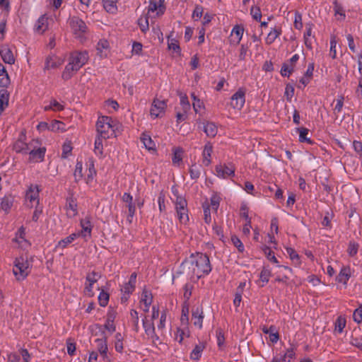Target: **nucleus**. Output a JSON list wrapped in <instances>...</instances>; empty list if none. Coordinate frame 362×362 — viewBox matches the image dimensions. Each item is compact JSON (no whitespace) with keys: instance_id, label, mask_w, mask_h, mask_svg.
Returning <instances> with one entry per match:
<instances>
[{"instance_id":"15","label":"nucleus","mask_w":362,"mask_h":362,"mask_svg":"<svg viewBox=\"0 0 362 362\" xmlns=\"http://www.w3.org/2000/svg\"><path fill=\"white\" fill-rule=\"evenodd\" d=\"M244 33V28L242 25H236L231 30L229 42L233 45H237L241 41Z\"/></svg>"},{"instance_id":"1","label":"nucleus","mask_w":362,"mask_h":362,"mask_svg":"<svg viewBox=\"0 0 362 362\" xmlns=\"http://www.w3.org/2000/svg\"><path fill=\"white\" fill-rule=\"evenodd\" d=\"M184 269L190 279L197 280L211 271L209 257L201 252L192 254L184 262Z\"/></svg>"},{"instance_id":"9","label":"nucleus","mask_w":362,"mask_h":362,"mask_svg":"<svg viewBox=\"0 0 362 362\" xmlns=\"http://www.w3.org/2000/svg\"><path fill=\"white\" fill-rule=\"evenodd\" d=\"M166 109L167 103L164 100L154 98L149 110L151 118L153 119L162 118L165 114Z\"/></svg>"},{"instance_id":"5","label":"nucleus","mask_w":362,"mask_h":362,"mask_svg":"<svg viewBox=\"0 0 362 362\" xmlns=\"http://www.w3.org/2000/svg\"><path fill=\"white\" fill-rule=\"evenodd\" d=\"M32 260L27 257L21 256L15 259L13 274L18 281L24 280L30 273Z\"/></svg>"},{"instance_id":"57","label":"nucleus","mask_w":362,"mask_h":362,"mask_svg":"<svg viewBox=\"0 0 362 362\" xmlns=\"http://www.w3.org/2000/svg\"><path fill=\"white\" fill-rule=\"evenodd\" d=\"M264 252L265 255L267 256V259H268L270 262H273V263L276 264L278 267H280V265L279 264L278 260H277V259L276 258V257H275V255H274V252H272V251H271V250H270L269 247H265L264 248Z\"/></svg>"},{"instance_id":"20","label":"nucleus","mask_w":362,"mask_h":362,"mask_svg":"<svg viewBox=\"0 0 362 362\" xmlns=\"http://www.w3.org/2000/svg\"><path fill=\"white\" fill-rule=\"evenodd\" d=\"M30 142L27 144L25 142V136L21 135L20 139L15 143L13 146L14 150L17 153H28V151L30 149Z\"/></svg>"},{"instance_id":"6","label":"nucleus","mask_w":362,"mask_h":362,"mask_svg":"<svg viewBox=\"0 0 362 362\" xmlns=\"http://www.w3.org/2000/svg\"><path fill=\"white\" fill-rule=\"evenodd\" d=\"M68 23L71 32L75 38L80 42H83L86 40L88 30L83 20L76 16H72L69 18Z\"/></svg>"},{"instance_id":"10","label":"nucleus","mask_w":362,"mask_h":362,"mask_svg":"<svg viewBox=\"0 0 362 362\" xmlns=\"http://www.w3.org/2000/svg\"><path fill=\"white\" fill-rule=\"evenodd\" d=\"M246 90L240 88L230 98V106L238 110H240L245 103Z\"/></svg>"},{"instance_id":"3","label":"nucleus","mask_w":362,"mask_h":362,"mask_svg":"<svg viewBox=\"0 0 362 362\" xmlns=\"http://www.w3.org/2000/svg\"><path fill=\"white\" fill-rule=\"evenodd\" d=\"M96 128L99 136L106 139L116 136L120 132L121 124L111 117L102 116L98 119Z\"/></svg>"},{"instance_id":"18","label":"nucleus","mask_w":362,"mask_h":362,"mask_svg":"<svg viewBox=\"0 0 362 362\" xmlns=\"http://www.w3.org/2000/svg\"><path fill=\"white\" fill-rule=\"evenodd\" d=\"M25 201L39 204V187L37 185H31L25 192Z\"/></svg>"},{"instance_id":"22","label":"nucleus","mask_w":362,"mask_h":362,"mask_svg":"<svg viewBox=\"0 0 362 362\" xmlns=\"http://www.w3.org/2000/svg\"><path fill=\"white\" fill-rule=\"evenodd\" d=\"M204 319V313L202 307H197L192 311V320L193 323L195 327H197L199 329L202 328V323Z\"/></svg>"},{"instance_id":"52","label":"nucleus","mask_w":362,"mask_h":362,"mask_svg":"<svg viewBox=\"0 0 362 362\" xmlns=\"http://www.w3.org/2000/svg\"><path fill=\"white\" fill-rule=\"evenodd\" d=\"M189 331L177 328L175 333V339L179 343H182L185 337H189Z\"/></svg>"},{"instance_id":"54","label":"nucleus","mask_w":362,"mask_h":362,"mask_svg":"<svg viewBox=\"0 0 362 362\" xmlns=\"http://www.w3.org/2000/svg\"><path fill=\"white\" fill-rule=\"evenodd\" d=\"M180 105L185 112H187L190 110V103L185 94L180 95Z\"/></svg>"},{"instance_id":"21","label":"nucleus","mask_w":362,"mask_h":362,"mask_svg":"<svg viewBox=\"0 0 362 362\" xmlns=\"http://www.w3.org/2000/svg\"><path fill=\"white\" fill-rule=\"evenodd\" d=\"M0 55L5 63L12 64L15 62L14 56L11 49L6 45L1 47Z\"/></svg>"},{"instance_id":"13","label":"nucleus","mask_w":362,"mask_h":362,"mask_svg":"<svg viewBox=\"0 0 362 362\" xmlns=\"http://www.w3.org/2000/svg\"><path fill=\"white\" fill-rule=\"evenodd\" d=\"M100 275L98 273L92 272L87 275L86 283L85 286V294L87 296L92 297L94 295V284L98 281Z\"/></svg>"},{"instance_id":"63","label":"nucleus","mask_w":362,"mask_h":362,"mask_svg":"<svg viewBox=\"0 0 362 362\" xmlns=\"http://www.w3.org/2000/svg\"><path fill=\"white\" fill-rule=\"evenodd\" d=\"M293 70V64H285L281 69V74L284 76H288Z\"/></svg>"},{"instance_id":"36","label":"nucleus","mask_w":362,"mask_h":362,"mask_svg":"<svg viewBox=\"0 0 362 362\" xmlns=\"http://www.w3.org/2000/svg\"><path fill=\"white\" fill-rule=\"evenodd\" d=\"M204 131L208 136L214 137L218 132V127L214 122H208L205 124Z\"/></svg>"},{"instance_id":"48","label":"nucleus","mask_w":362,"mask_h":362,"mask_svg":"<svg viewBox=\"0 0 362 362\" xmlns=\"http://www.w3.org/2000/svg\"><path fill=\"white\" fill-rule=\"evenodd\" d=\"M192 98L193 99L192 105L194 112L201 114L202 110L204 107L203 103L194 93L192 94Z\"/></svg>"},{"instance_id":"27","label":"nucleus","mask_w":362,"mask_h":362,"mask_svg":"<svg viewBox=\"0 0 362 362\" xmlns=\"http://www.w3.org/2000/svg\"><path fill=\"white\" fill-rule=\"evenodd\" d=\"M184 151L182 148L175 147L173 149L172 162L173 165L180 167L182 164Z\"/></svg>"},{"instance_id":"59","label":"nucleus","mask_w":362,"mask_h":362,"mask_svg":"<svg viewBox=\"0 0 362 362\" xmlns=\"http://www.w3.org/2000/svg\"><path fill=\"white\" fill-rule=\"evenodd\" d=\"M122 340H123V337L121 335V334L117 333L115 335V350L118 352H122L123 350Z\"/></svg>"},{"instance_id":"45","label":"nucleus","mask_w":362,"mask_h":362,"mask_svg":"<svg viewBox=\"0 0 362 362\" xmlns=\"http://www.w3.org/2000/svg\"><path fill=\"white\" fill-rule=\"evenodd\" d=\"M263 332L269 334V340L272 343H276L278 341L279 334L273 327H270L269 328H264Z\"/></svg>"},{"instance_id":"41","label":"nucleus","mask_w":362,"mask_h":362,"mask_svg":"<svg viewBox=\"0 0 362 362\" xmlns=\"http://www.w3.org/2000/svg\"><path fill=\"white\" fill-rule=\"evenodd\" d=\"M49 131L64 132L66 131V126L63 122L59 120H53L49 124Z\"/></svg>"},{"instance_id":"64","label":"nucleus","mask_w":362,"mask_h":362,"mask_svg":"<svg viewBox=\"0 0 362 362\" xmlns=\"http://www.w3.org/2000/svg\"><path fill=\"white\" fill-rule=\"evenodd\" d=\"M353 317L354 320L357 323H360L362 321V304L355 310Z\"/></svg>"},{"instance_id":"24","label":"nucleus","mask_w":362,"mask_h":362,"mask_svg":"<svg viewBox=\"0 0 362 362\" xmlns=\"http://www.w3.org/2000/svg\"><path fill=\"white\" fill-rule=\"evenodd\" d=\"M141 141L144 146L150 152L154 153L156 151L155 142L151 139V136L147 133H144L141 136Z\"/></svg>"},{"instance_id":"37","label":"nucleus","mask_w":362,"mask_h":362,"mask_svg":"<svg viewBox=\"0 0 362 362\" xmlns=\"http://www.w3.org/2000/svg\"><path fill=\"white\" fill-rule=\"evenodd\" d=\"M278 233V222L276 218H273L271 222L270 233H268L269 241L276 245L274 233Z\"/></svg>"},{"instance_id":"17","label":"nucleus","mask_w":362,"mask_h":362,"mask_svg":"<svg viewBox=\"0 0 362 362\" xmlns=\"http://www.w3.org/2000/svg\"><path fill=\"white\" fill-rule=\"evenodd\" d=\"M95 342L97 343L98 351L100 353L102 358L107 362H111V358L108 356L107 339L105 338L97 339Z\"/></svg>"},{"instance_id":"32","label":"nucleus","mask_w":362,"mask_h":362,"mask_svg":"<svg viewBox=\"0 0 362 362\" xmlns=\"http://www.w3.org/2000/svg\"><path fill=\"white\" fill-rule=\"evenodd\" d=\"M119 0H102L104 9L110 13H116L118 10Z\"/></svg>"},{"instance_id":"62","label":"nucleus","mask_w":362,"mask_h":362,"mask_svg":"<svg viewBox=\"0 0 362 362\" xmlns=\"http://www.w3.org/2000/svg\"><path fill=\"white\" fill-rule=\"evenodd\" d=\"M203 8L200 6H196L194 11H193V13H192V18L194 20V21H199L202 15H203Z\"/></svg>"},{"instance_id":"58","label":"nucleus","mask_w":362,"mask_h":362,"mask_svg":"<svg viewBox=\"0 0 362 362\" xmlns=\"http://www.w3.org/2000/svg\"><path fill=\"white\" fill-rule=\"evenodd\" d=\"M295 352L293 349H288L282 357V362H293L295 359Z\"/></svg>"},{"instance_id":"33","label":"nucleus","mask_w":362,"mask_h":362,"mask_svg":"<svg viewBox=\"0 0 362 362\" xmlns=\"http://www.w3.org/2000/svg\"><path fill=\"white\" fill-rule=\"evenodd\" d=\"M204 349L205 343L202 341L199 342L192 349L190 354V358L194 361H198L201 358L202 352L204 350Z\"/></svg>"},{"instance_id":"47","label":"nucleus","mask_w":362,"mask_h":362,"mask_svg":"<svg viewBox=\"0 0 362 362\" xmlns=\"http://www.w3.org/2000/svg\"><path fill=\"white\" fill-rule=\"evenodd\" d=\"M346 326V319L344 317L339 316L337 319L334 324V331L338 333H341Z\"/></svg>"},{"instance_id":"51","label":"nucleus","mask_w":362,"mask_h":362,"mask_svg":"<svg viewBox=\"0 0 362 362\" xmlns=\"http://www.w3.org/2000/svg\"><path fill=\"white\" fill-rule=\"evenodd\" d=\"M313 26L310 24L306 25V31L304 34L305 38V44L308 47H311V40L310 37H313L312 34Z\"/></svg>"},{"instance_id":"44","label":"nucleus","mask_w":362,"mask_h":362,"mask_svg":"<svg viewBox=\"0 0 362 362\" xmlns=\"http://www.w3.org/2000/svg\"><path fill=\"white\" fill-rule=\"evenodd\" d=\"M286 250L293 263L296 265H300V259L298 253L291 247H286Z\"/></svg>"},{"instance_id":"56","label":"nucleus","mask_w":362,"mask_h":362,"mask_svg":"<svg viewBox=\"0 0 362 362\" xmlns=\"http://www.w3.org/2000/svg\"><path fill=\"white\" fill-rule=\"evenodd\" d=\"M109 298L110 296L108 293L101 291L98 296L99 304L103 307L106 306L108 303Z\"/></svg>"},{"instance_id":"23","label":"nucleus","mask_w":362,"mask_h":362,"mask_svg":"<svg viewBox=\"0 0 362 362\" xmlns=\"http://www.w3.org/2000/svg\"><path fill=\"white\" fill-rule=\"evenodd\" d=\"M64 59L62 57L56 55H50L46 59L45 68L47 69L57 68L62 65Z\"/></svg>"},{"instance_id":"42","label":"nucleus","mask_w":362,"mask_h":362,"mask_svg":"<svg viewBox=\"0 0 362 362\" xmlns=\"http://www.w3.org/2000/svg\"><path fill=\"white\" fill-rule=\"evenodd\" d=\"M103 137L98 136V137L95 139V141L94 152H95V154L96 156H100V157H103Z\"/></svg>"},{"instance_id":"8","label":"nucleus","mask_w":362,"mask_h":362,"mask_svg":"<svg viewBox=\"0 0 362 362\" xmlns=\"http://www.w3.org/2000/svg\"><path fill=\"white\" fill-rule=\"evenodd\" d=\"M30 149L28 151L29 160L32 162H41L43 160L46 148L40 146L38 140H32L30 141Z\"/></svg>"},{"instance_id":"25","label":"nucleus","mask_w":362,"mask_h":362,"mask_svg":"<svg viewBox=\"0 0 362 362\" xmlns=\"http://www.w3.org/2000/svg\"><path fill=\"white\" fill-rule=\"evenodd\" d=\"M143 324L145 332L148 337L151 339L153 341H158V337L155 333L154 324L153 322H148L147 319L144 320Z\"/></svg>"},{"instance_id":"11","label":"nucleus","mask_w":362,"mask_h":362,"mask_svg":"<svg viewBox=\"0 0 362 362\" xmlns=\"http://www.w3.org/2000/svg\"><path fill=\"white\" fill-rule=\"evenodd\" d=\"M235 166L231 163H220L216 166L215 174L223 179L230 177L235 174Z\"/></svg>"},{"instance_id":"16","label":"nucleus","mask_w":362,"mask_h":362,"mask_svg":"<svg viewBox=\"0 0 362 362\" xmlns=\"http://www.w3.org/2000/svg\"><path fill=\"white\" fill-rule=\"evenodd\" d=\"M136 279V274H132L129 281L126 283L121 288V291L123 293V296L122 297V300L124 299L125 300H127L129 294H131L134 291L135 288Z\"/></svg>"},{"instance_id":"30","label":"nucleus","mask_w":362,"mask_h":362,"mask_svg":"<svg viewBox=\"0 0 362 362\" xmlns=\"http://www.w3.org/2000/svg\"><path fill=\"white\" fill-rule=\"evenodd\" d=\"M79 237V234L73 233L69 236L64 238V239L59 240L56 246V249H64L66 248L69 245H70L71 243H73L77 238Z\"/></svg>"},{"instance_id":"4","label":"nucleus","mask_w":362,"mask_h":362,"mask_svg":"<svg viewBox=\"0 0 362 362\" xmlns=\"http://www.w3.org/2000/svg\"><path fill=\"white\" fill-rule=\"evenodd\" d=\"M96 172L94 168V162L92 158H87L84 162L78 160L74 170V177L76 180L85 179L87 183L93 180Z\"/></svg>"},{"instance_id":"40","label":"nucleus","mask_w":362,"mask_h":362,"mask_svg":"<svg viewBox=\"0 0 362 362\" xmlns=\"http://www.w3.org/2000/svg\"><path fill=\"white\" fill-rule=\"evenodd\" d=\"M296 131L299 134V141L300 142H306L308 144H311L312 141L310 138L308 137V134L309 130L304 127L297 128Z\"/></svg>"},{"instance_id":"35","label":"nucleus","mask_w":362,"mask_h":362,"mask_svg":"<svg viewBox=\"0 0 362 362\" xmlns=\"http://www.w3.org/2000/svg\"><path fill=\"white\" fill-rule=\"evenodd\" d=\"M48 27L47 18L45 16H41L35 24V31L38 33H43Z\"/></svg>"},{"instance_id":"53","label":"nucleus","mask_w":362,"mask_h":362,"mask_svg":"<svg viewBox=\"0 0 362 362\" xmlns=\"http://www.w3.org/2000/svg\"><path fill=\"white\" fill-rule=\"evenodd\" d=\"M231 242L233 245L237 248L240 253H243L245 251V247L242 241L236 235L231 236Z\"/></svg>"},{"instance_id":"61","label":"nucleus","mask_w":362,"mask_h":362,"mask_svg":"<svg viewBox=\"0 0 362 362\" xmlns=\"http://www.w3.org/2000/svg\"><path fill=\"white\" fill-rule=\"evenodd\" d=\"M105 106L109 112L116 111L119 108V105L115 100H108L105 102Z\"/></svg>"},{"instance_id":"50","label":"nucleus","mask_w":362,"mask_h":362,"mask_svg":"<svg viewBox=\"0 0 362 362\" xmlns=\"http://www.w3.org/2000/svg\"><path fill=\"white\" fill-rule=\"evenodd\" d=\"M271 276V271L267 268H264L259 275L260 281L262 283L260 286H264L268 283Z\"/></svg>"},{"instance_id":"49","label":"nucleus","mask_w":362,"mask_h":362,"mask_svg":"<svg viewBox=\"0 0 362 362\" xmlns=\"http://www.w3.org/2000/svg\"><path fill=\"white\" fill-rule=\"evenodd\" d=\"M149 19L151 20V18L148 17V13H147L146 16L141 17L138 20V24H139L141 31L146 32L148 29Z\"/></svg>"},{"instance_id":"46","label":"nucleus","mask_w":362,"mask_h":362,"mask_svg":"<svg viewBox=\"0 0 362 362\" xmlns=\"http://www.w3.org/2000/svg\"><path fill=\"white\" fill-rule=\"evenodd\" d=\"M73 147L70 141H66L62 146V158H67L71 153Z\"/></svg>"},{"instance_id":"39","label":"nucleus","mask_w":362,"mask_h":362,"mask_svg":"<svg viewBox=\"0 0 362 362\" xmlns=\"http://www.w3.org/2000/svg\"><path fill=\"white\" fill-rule=\"evenodd\" d=\"M281 35V30L274 28L271 30L266 37L265 42L268 45H271Z\"/></svg>"},{"instance_id":"28","label":"nucleus","mask_w":362,"mask_h":362,"mask_svg":"<svg viewBox=\"0 0 362 362\" xmlns=\"http://www.w3.org/2000/svg\"><path fill=\"white\" fill-rule=\"evenodd\" d=\"M168 48L174 56H179L181 52L179 43L177 40L172 37V35L168 37Z\"/></svg>"},{"instance_id":"19","label":"nucleus","mask_w":362,"mask_h":362,"mask_svg":"<svg viewBox=\"0 0 362 362\" xmlns=\"http://www.w3.org/2000/svg\"><path fill=\"white\" fill-rule=\"evenodd\" d=\"M153 296L150 291H144L141 296L140 307L144 312L149 310L150 306L152 303Z\"/></svg>"},{"instance_id":"26","label":"nucleus","mask_w":362,"mask_h":362,"mask_svg":"<svg viewBox=\"0 0 362 362\" xmlns=\"http://www.w3.org/2000/svg\"><path fill=\"white\" fill-rule=\"evenodd\" d=\"M25 232L24 228L21 227L16 233V238L14 239L18 246L24 249L27 248L30 245L29 242L25 238Z\"/></svg>"},{"instance_id":"31","label":"nucleus","mask_w":362,"mask_h":362,"mask_svg":"<svg viewBox=\"0 0 362 362\" xmlns=\"http://www.w3.org/2000/svg\"><path fill=\"white\" fill-rule=\"evenodd\" d=\"M351 275V271L350 267H343L341 269V271L337 277V281L339 283H342L343 284L346 285Z\"/></svg>"},{"instance_id":"34","label":"nucleus","mask_w":362,"mask_h":362,"mask_svg":"<svg viewBox=\"0 0 362 362\" xmlns=\"http://www.w3.org/2000/svg\"><path fill=\"white\" fill-rule=\"evenodd\" d=\"M43 109L45 111H60L64 109V105L59 103L56 100L52 99L45 103Z\"/></svg>"},{"instance_id":"43","label":"nucleus","mask_w":362,"mask_h":362,"mask_svg":"<svg viewBox=\"0 0 362 362\" xmlns=\"http://www.w3.org/2000/svg\"><path fill=\"white\" fill-rule=\"evenodd\" d=\"M8 104V94L6 90H0V112L7 107Z\"/></svg>"},{"instance_id":"29","label":"nucleus","mask_w":362,"mask_h":362,"mask_svg":"<svg viewBox=\"0 0 362 362\" xmlns=\"http://www.w3.org/2000/svg\"><path fill=\"white\" fill-rule=\"evenodd\" d=\"M213 151L211 144L206 143L202 152V163L204 165H209L211 163V156Z\"/></svg>"},{"instance_id":"60","label":"nucleus","mask_w":362,"mask_h":362,"mask_svg":"<svg viewBox=\"0 0 362 362\" xmlns=\"http://www.w3.org/2000/svg\"><path fill=\"white\" fill-rule=\"evenodd\" d=\"M358 245L354 242L349 243L347 248V252L349 256L354 257L358 252Z\"/></svg>"},{"instance_id":"38","label":"nucleus","mask_w":362,"mask_h":362,"mask_svg":"<svg viewBox=\"0 0 362 362\" xmlns=\"http://www.w3.org/2000/svg\"><path fill=\"white\" fill-rule=\"evenodd\" d=\"M177 216L182 223H187L188 221L187 209L185 205H180L177 207Z\"/></svg>"},{"instance_id":"2","label":"nucleus","mask_w":362,"mask_h":362,"mask_svg":"<svg viewBox=\"0 0 362 362\" xmlns=\"http://www.w3.org/2000/svg\"><path fill=\"white\" fill-rule=\"evenodd\" d=\"M89 55L87 51L75 52L72 53L69 59V63L62 73V78L64 80L69 79L88 61Z\"/></svg>"},{"instance_id":"7","label":"nucleus","mask_w":362,"mask_h":362,"mask_svg":"<svg viewBox=\"0 0 362 362\" xmlns=\"http://www.w3.org/2000/svg\"><path fill=\"white\" fill-rule=\"evenodd\" d=\"M165 11V0H149L148 6V16L151 18V23L156 18L160 17Z\"/></svg>"},{"instance_id":"55","label":"nucleus","mask_w":362,"mask_h":362,"mask_svg":"<svg viewBox=\"0 0 362 362\" xmlns=\"http://www.w3.org/2000/svg\"><path fill=\"white\" fill-rule=\"evenodd\" d=\"M8 83V76L3 64L0 63V86H5Z\"/></svg>"},{"instance_id":"14","label":"nucleus","mask_w":362,"mask_h":362,"mask_svg":"<svg viewBox=\"0 0 362 362\" xmlns=\"http://www.w3.org/2000/svg\"><path fill=\"white\" fill-rule=\"evenodd\" d=\"M81 230L77 232L79 234V237H82L85 240H88L91 236L92 232V224L88 218H85L81 221L80 223Z\"/></svg>"},{"instance_id":"12","label":"nucleus","mask_w":362,"mask_h":362,"mask_svg":"<svg viewBox=\"0 0 362 362\" xmlns=\"http://www.w3.org/2000/svg\"><path fill=\"white\" fill-rule=\"evenodd\" d=\"M96 56L100 59L107 58L110 53L109 42L105 39H101L96 45Z\"/></svg>"}]
</instances>
